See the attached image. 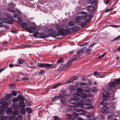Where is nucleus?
Masks as SVG:
<instances>
[{"instance_id":"obj_1","label":"nucleus","mask_w":120,"mask_h":120,"mask_svg":"<svg viewBox=\"0 0 120 120\" xmlns=\"http://www.w3.org/2000/svg\"><path fill=\"white\" fill-rule=\"evenodd\" d=\"M74 98H71L69 103V106L73 108L72 109L75 111L78 112H85L86 109H93V106L90 103L91 100L88 99L86 100L87 103H85L82 100H79L77 102V104L75 103L77 102V100H79L81 96L77 94L74 95Z\"/></svg>"},{"instance_id":"obj_2","label":"nucleus","mask_w":120,"mask_h":120,"mask_svg":"<svg viewBox=\"0 0 120 120\" xmlns=\"http://www.w3.org/2000/svg\"><path fill=\"white\" fill-rule=\"evenodd\" d=\"M46 31L48 32L49 35L52 37L58 36V34L60 35L66 34L68 33V30L63 29L62 26L57 24H56L55 28L54 30L53 29H47Z\"/></svg>"},{"instance_id":"obj_3","label":"nucleus","mask_w":120,"mask_h":120,"mask_svg":"<svg viewBox=\"0 0 120 120\" xmlns=\"http://www.w3.org/2000/svg\"><path fill=\"white\" fill-rule=\"evenodd\" d=\"M91 19V16L86 12H82L80 14L77 16L75 18V22L77 23L81 22L82 27L85 26Z\"/></svg>"},{"instance_id":"obj_4","label":"nucleus","mask_w":120,"mask_h":120,"mask_svg":"<svg viewBox=\"0 0 120 120\" xmlns=\"http://www.w3.org/2000/svg\"><path fill=\"white\" fill-rule=\"evenodd\" d=\"M4 16L2 15L0 18V21L6 23L12 24L13 23L12 15L9 14L5 12L4 14Z\"/></svg>"},{"instance_id":"obj_5","label":"nucleus","mask_w":120,"mask_h":120,"mask_svg":"<svg viewBox=\"0 0 120 120\" xmlns=\"http://www.w3.org/2000/svg\"><path fill=\"white\" fill-rule=\"evenodd\" d=\"M120 78L114 80V82H112L109 83V88L113 92L115 91L117 89L120 88Z\"/></svg>"},{"instance_id":"obj_6","label":"nucleus","mask_w":120,"mask_h":120,"mask_svg":"<svg viewBox=\"0 0 120 120\" xmlns=\"http://www.w3.org/2000/svg\"><path fill=\"white\" fill-rule=\"evenodd\" d=\"M110 106H109L112 108V109H112L113 113L115 114H113V113H112L111 115L109 116L108 117V119L107 120H119L117 118V117L116 116H118V113L117 112L116 110H115L114 109L115 108V104L114 103L113 104L111 103H110Z\"/></svg>"},{"instance_id":"obj_7","label":"nucleus","mask_w":120,"mask_h":120,"mask_svg":"<svg viewBox=\"0 0 120 120\" xmlns=\"http://www.w3.org/2000/svg\"><path fill=\"white\" fill-rule=\"evenodd\" d=\"M65 94L63 92H61L59 96H55L52 100V101H55L56 100L60 99L61 101L63 104H64L65 101Z\"/></svg>"},{"instance_id":"obj_8","label":"nucleus","mask_w":120,"mask_h":120,"mask_svg":"<svg viewBox=\"0 0 120 120\" xmlns=\"http://www.w3.org/2000/svg\"><path fill=\"white\" fill-rule=\"evenodd\" d=\"M102 91H104L103 93V97L104 99L102 102V104L104 105H107L108 104V99H109V94L108 92L105 91L104 90H103Z\"/></svg>"},{"instance_id":"obj_9","label":"nucleus","mask_w":120,"mask_h":120,"mask_svg":"<svg viewBox=\"0 0 120 120\" xmlns=\"http://www.w3.org/2000/svg\"><path fill=\"white\" fill-rule=\"evenodd\" d=\"M37 66V68L40 67L41 68H46L47 69H49L50 68H53L54 67V65L52 64L47 63H39Z\"/></svg>"},{"instance_id":"obj_10","label":"nucleus","mask_w":120,"mask_h":120,"mask_svg":"<svg viewBox=\"0 0 120 120\" xmlns=\"http://www.w3.org/2000/svg\"><path fill=\"white\" fill-rule=\"evenodd\" d=\"M11 102L10 99H7L4 98H2L0 101V108H3L4 103H5L6 105H8V103Z\"/></svg>"},{"instance_id":"obj_11","label":"nucleus","mask_w":120,"mask_h":120,"mask_svg":"<svg viewBox=\"0 0 120 120\" xmlns=\"http://www.w3.org/2000/svg\"><path fill=\"white\" fill-rule=\"evenodd\" d=\"M36 26L34 22H32L29 27H28L27 31L30 33H33V31L36 30Z\"/></svg>"},{"instance_id":"obj_12","label":"nucleus","mask_w":120,"mask_h":120,"mask_svg":"<svg viewBox=\"0 0 120 120\" xmlns=\"http://www.w3.org/2000/svg\"><path fill=\"white\" fill-rule=\"evenodd\" d=\"M0 117L1 120H3L5 119H6L5 120H14V118L13 116H10L7 118L6 116H4L3 114V112L0 110Z\"/></svg>"},{"instance_id":"obj_13","label":"nucleus","mask_w":120,"mask_h":120,"mask_svg":"<svg viewBox=\"0 0 120 120\" xmlns=\"http://www.w3.org/2000/svg\"><path fill=\"white\" fill-rule=\"evenodd\" d=\"M15 6V5L14 3L12 2L10 3L8 5V10L12 13H14L15 12L14 11L11 10V9L14 8Z\"/></svg>"},{"instance_id":"obj_14","label":"nucleus","mask_w":120,"mask_h":120,"mask_svg":"<svg viewBox=\"0 0 120 120\" xmlns=\"http://www.w3.org/2000/svg\"><path fill=\"white\" fill-rule=\"evenodd\" d=\"M85 92L86 93H88L90 92L89 90H86L85 89H82L80 87H78L77 89V92L78 94V95H80L79 94H82L83 92V91Z\"/></svg>"},{"instance_id":"obj_15","label":"nucleus","mask_w":120,"mask_h":120,"mask_svg":"<svg viewBox=\"0 0 120 120\" xmlns=\"http://www.w3.org/2000/svg\"><path fill=\"white\" fill-rule=\"evenodd\" d=\"M87 8L88 11L89 12H93L95 10V7L93 6L89 5Z\"/></svg>"},{"instance_id":"obj_16","label":"nucleus","mask_w":120,"mask_h":120,"mask_svg":"<svg viewBox=\"0 0 120 120\" xmlns=\"http://www.w3.org/2000/svg\"><path fill=\"white\" fill-rule=\"evenodd\" d=\"M48 37V36L47 34L41 32L39 34L38 37L39 38H47Z\"/></svg>"},{"instance_id":"obj_17","label":"nucleus","mask_w":120,"mask_h":120,"mask_svg":"<svg viewBox=\"0 0 120 120\" xmlns=\"http://www.w3.org/2000/svg\"><path fill=\"white\" fill-rule=\"evenodd\" d=\"M101 110L102 113H105L108 111V108L107 106H105L101 108Z\"/></svg>"},{"instance_id":"obj_18","label":"nucleus","mask_w":120,"mask_h":120,"mask_svg":"<svg viewBox=\"0 0 120 120\" xmlns=\"http://www.w3.org/2000/svg\"><path fill=\"white\" fill-rule=\"evenodd\" d=\"M87 116L89 120H92L94 119V113L93 112L90 114L89 113L87 115Z\"/></svg>"},{"instance_id":"obj_19","label":"nucleus","mask_w":120,"mask_h":120,"mask_svg":"<svg viewBox=\"0 0 120 120\" xmlns=\"http://www.w3.org/2000/svg\"><path fill=\"white\" fill-rule=\"evenodd\" d=\"M21 26L24 29L27 30V28L29 27V24H27L26 22H24L21 24Z\"/></svg>"},{"instance_id":"obj_20","label":"nucleus","mask_w":120,"mask_h":120,"mask_svg":"<svg viewBox=\"0 0 120 120\" xmlns=\"http://www.w3.org/2000/svg\"><path fill=\"white\" fill-rule=\"evenodd\" d=\"M77 59L76 58H74L73 59H71L69 61H68L67 63H66L65 65H66L68 67L70 65L71 63L73 61H74L75 60H76Z\"/></svg>"},{"instance_id":"obj_21","label":"nucleus","mask_w":120,"mask_h":120,"mask_svg":"<svg viewBox=\"0 0 120 120\" xmlns=\"http://www.w3.org/2000/svg\"><path fill=\"white\" fill-rule=\"evenodd\" d=\"M20 76L22 77L21 79L23 80H27L29 79L28 78L26 77V76L25 75L21 74H20Z\"/></svg>"},{"instance_id":"obj_22","label":"nucleus","mask_w":120,"mask_h":120,"mask_svg":"<svg viewBox=\"0 0 120 120\" xmlns=\"http://www.w3.org/2000/svg\"><path fill=\"white\" fill-rule=\"evenodd\" d=\"M74 81V79L73 78H71L70 79L67 80L65 82V84H68L71 83L73 82Z\"/></svg>"},{"instance_id":"obj_23","label":"nucleus","mask_w":120,"mask_h":120,"mask_svg":"<svg viewBox=\"0 0 120 120\" xmlns=\"http://www.w3.org/2000/svg\"><path fill=\"white\" fill-rule=\"evenodd\" d=\"M17 60L18 63L19 64H23L25 62L24 60L20 59H18Z\"/></svg>"},{"instance_id":"obj_24","label":"nucleus","mask_w":120,"mask_h":120,"mask_svg":"<svg viewBox=\"0 0 120 120\" xmlns=\"http://www.w3.org/2000/svg\"><path fill=\"white\" fill-rule=\"evenodd\" d=\"M12 109L10 108H8L7 110V113L8 114H11L12 113Z\"/></svg>"},{"instance_id":"obj_25","label":"nucleus","mask_w":120,"mask_h":120,"mask_svg":"<svg viewBox=\"0 0 120 120\" xmlns=\"http://www.w3.org/2000/svg\"><path fill=\"white\" fill-rule=\"evenodd\" d=\"M20 112L21 114L25 115L26 112L25 109L23 108H21L20 109Z\"/></svg>"},{"instance_id":"obj_26","label":"nucleus","mask_w":120,"mask_h":120,"mask_svg":"<svg viewBox=\"0 0 120 120\" xmlns=\"http://www.w3.org/2000/svg\"><path fill=\"white\" fill-rule=\"evenodd\" d=\"M94 74L95 76L99 78L100 77L101 78V76L99 75V73L97 71H95L94 72Z\"/></svg>"},{"instance_id":"obj_27","label":"nucleus","mask_w":120,"mask_h":120,"mask_svg":"<svg viewBox=\"0 0 120 120\" xmlns=\"http://www.w3.org/2000/svg\"><path fill=\"white\" fill-rule=\"evenodd\" d=\"M27 112L29 113H30L32 112V110L31 108L27 107L26 108Z\"/></svg>"},{"instance_id":"obj_28","label":"nucleus","mask_w":120,"mask_h":120,"mask_svg":"<svg viewBox=\"0 0 120 120\" xmlns=\"http://www.w3.org/2000/svg\"><path fill=\"white\" fill-rule=\"evenodd\" d=\"M75 21H70L68 23L69 26H70L74 25L75 23Z\"/></svg>"},{"instance_id":"obj_29","label":"nucleus","mask_w":120,"mask_h":120,"mask_svg":"<svg viewBox=\"0 0 120 120\" xmlns=\"http://www.w3.org/2000/svg\"><path fill=\"white\" fill-rule=\"evenodd\" d=\"M18 22L19 24H20L22 22V20L21 19V18L20 17H19L17 18Z\"/></svg>"},{"instance_id":"obj_30","label":"nucleus","mask_w":120,"mask_h":120,"mask_svg":"<svg viewBox=\"0 0 120 120\" xmlns=\"http://www.w3.org/2000/svg\"><path fill=\"white\" fill-rule=\"evenodd\" d=\"M6 97L8 98H12V96L11 94L6 93Z\"/></svg>"},{"instance_id":"obj_31","label":"nucleus","mask_w":120,"mask_h":120,"mask_svg":"<svg viewBox=\"0 0 120 120\" xmlns=\"http://www.w3.org/2000/svg\"><path fill=\"white\" fill-rule=\"evenodd\" d=\"M19 111L17 110H15L14 111L13 113V116H16L18 114Z\"/></svg>"},{"instance_id":"obj_32","label":"nucleus","mask_w":120,"mask_h":120,"mask_svg":"<svg viewBox=\"0 0 120 120\" xmlns=\"http://www.w3.org/2000/svg\"><path fill=\"white\" fill-rule=\"evenodd\" d=\"M19 66V64H11L9 65V67L10 68H12V67H14L15 66Z\"/></svg>"},{"instance_id":"obj_33","label":"nucleus","mask_w":120,"mask_h":120,"mask_svg":"<svg viewBox=\"0 0 120 120\" xmlns=\"http://www.w3.org/2000/svg\"><path fill=\"white\" fill-rule=\"evenodd\" d=\"M22 116H19L15 118V120H22Z\"/></svg>"},{"instance_id":"obj_34","label":"nucleus","mask_w":120,"mask_h":120,"mask_svg":"<svg viewBox=\"0 0 120 120\" xmlns=\"http://www.w3.org/2000/svg\"><path fill=\"white\" fill-rule=\"evenodd\" d=\"M86 95L85 93H84L81 95V97L83 99H86Z\"/></svg>"},{"instance_id":"obj_35","label":"nucleus","mask_w":120,"mask_h":120,"mask_svg":"<svg viewBox=\"0 0 120 120\" xmlns=\"http://www.w3.org/2000/svg\"><path fill=\"white\" fill-rule=\"evenodd\" d=\"M62 84L61 83H58L56 84L52 88V89L55 88H56L58 87L60 85H61Z\"/></svg>"},{"instance_id":"obj_36","label":"nucleus","mask_w":120,"mask_h":120,"mask_svg":"<svg viewBox=\"0 0 120 120\" xmlns=\"http://www.w3.org/2000/svg\"><path fill=\"white\" fill-rule=\"evenodd\" d=\"M19 104L21 107H24L25 106V103L23 101L20 102Z\"/></svg>"},{"instance_id":"obj_37","label":"nucleus","mask_w":120,"mask_h":120,"mask_svg":"<svg viewBox=\"0 0 120 120\" xmlns=\"http://www.w3.org/2000/svg\"><path fill=\"white\" fill-rule=\"evenodd\" d=\"M96 2V0H89V3L91 4H94Z\"/></svg>"},{"instance_id":"obj_38","label":"nucleus","mask_w":120,"mask_h":120,"mask_svg":"<svg viewBox=\"0 0 120 120\" xmlns=\"http://www.w3.org/2000/svg\"><path fill=\"white\" fill-rule=\"evenodd\" d=\"M39 33L38 31H36L33 34L34 36L36 38L38 36Z\"/></svg>"},{"instance_id":"obj_39","label":"nucleus","mask_w":120,"mask_h":120,"mask_svg":"<svg viewBox=\"0 0 120 120\" xmlns=\"http://www.w3.org/2000/svg\"><path fill=\"white\" fill-rule=\"evenodd\" d=\"M83 52V49H81L78 52V53L79 54H82Z\"/></svg>"},{"instance_id":"obj_40","label":"nucleus","mask_w":120,"mask_h":120,"mask_svg":"<svg viewBox=\"0 0 120 120\" xmlns=\"http://www.w3.org/2000/svg\"><path fill=\"white\" fill-rule=\"evenodd\" d=\"M18 98H19V99L23 101L24 100V98L22 96L20 95H19L18 96Z\"/></svg>"},{"instance_id":"obj_41","label":"nucleus","mask_w":120,"mask_h":120,"mask_svg":"<svg viewBox=\"0 0 120 120\" xmlns=\"http://www.w3.org/2000/svg\"><path fill=\"white\" fill-rule=\"evenodd\" d=\"M53 118V120H60V119L57 116H54Z\"/></svg>"},{"instance_id":"obj_42","label":"nucleus","mask_w":120,"mask_h":120,"mask_svg":"<svg viewBox=\"0 0 120 120\" xmlns=\"http://www.w3.org/2000/svg\"><path fill=\"white\" fill-rule=\"evenodd\" d=\"M18 101V100L17 98H15L12 99V101L14 102H17Z\"/></svg>"},{"instance_id":"obj_43","label":"nucleus","mask_w":120,"mask_h":120,"mask_svg":"<svg viewBox=\"0 0 120 120\" xmlns=\"http://www.w3.org/2000/svg\"><path fill=\"white\" fill-rule=\"evenodd\" d=\"M70 90H75L76 89V87L74 86H71L70 87Z\"/></svg>"},{"instance_id":"obj_44","label":"nucleus","mask_w":120,"mask_h":120,"mask_svg":"<svg viewBox=\"0 0 120 120\" xmlns=\"http://www.w3.org/2000/svg\"><path fill=\"white\" fill-rule=\"evenodd\" d=\"M13 95L14 96H16L17 95V93L15 91H13L12 92Z\"/></svg>"},{"instance_id":"obj_45","label":"nucleus","mask_w":120,"mask_h":120,"mask_svg":"<svg viewBox=\"0 0 120 120\" xmlns=\"http://www.w3.org/2000/svg\"><path fill=\"white\" fill-rule=\"evenodd\" d=\"M92 91L94 92H95L97 91V88L96 87H94L92 88Z\"/></svg>"},{"instance_id":"obj_46","label":"nucleus","mask_w":120,"mask_h":120,"mask_svg":"<svg viewBox=\"0 0 120 120\" xmlns=\"http://www.w3.org/2000/svg\"><path fill=\"white\" fill-rule=\"evenodd\" d=\"M79 114L75 112H73V117L76 118L77 116H78Z\"/></svg>"},{"instance_id":"obj_47","label":"nucleus","mask_w":120,"mask_h":120,"mask_svg":"<svg viewBox=\"0 0 120 120\" xmlns=\"http://www.w3.org/2000/svg\"><path fill=\"white\" fill-rule=\"evenodd\" d=\"M26 104L27 105H31V103L29 101H26Z\"/></svg>"},{"instance_id":"obj_48","label":"nucleus","mask_w":120,"mask_h":120,"mask_svg":"<svg viewBox=\"0 0 120 120\" xmlns=\"http://www.w3.org/2000/svg\"><path fill=\"white\" fill-rule=\"evenodd\" d=\"M45 72L42 71H41L39 72L38 74L39 75H41L43 74H44Z\"/></svg>"},{"instance_id":"obj_49","label":"nucleus","mask_w":120,"mask_h":120,"mask_svg":"<svg viewBox=\"0 0 120 120\" xmlns=\"http://www.w3.org/2000/svg\"><path fill=\"white\" fill-rule=\"evenodd\" d=\"M57 62L58 63L63 62V61L62 59H61L58 60L57 61Z\"/></svg>"},{"instance_id":"obj_50","label":"nucleus","mask_w":120,"mask_h":120,"mask_svg":"<svg viewBox=\"0 0 120 120\" xmlns=\"http://www.w3.org/2000/svg\"><path fill=\"white\" fill-rule=\"evenodd\" d=\"M120 38V35L118 37H117L114 39V40H119Z\"/></svg>"},{"instance_id":"obj_51","label":"nucleus","mask_w":120,"mask_h":120,"mask_svg":"<svg viewBox=\"0 0 120 120\" xmlns=\"http://www.w3.org/2000/svg\"><path fill=\"white\" fill-rule=\"evenodd\" d=\"M86 83L83 82H81L80 84V85L81 86H82L86 85Z\"/></svg>"},{"instance_id":"obj_52","label":"nucleus","mask_w":120,"mask_h":120,"mask_svg":"<svg viewBox=\"0 0 120 120\" xmlns=\"http://www.w3.org/2000/svg\"><path fill=\"white\" fill-rule=\"evenodd\" d=\"M67 115L68 116V118L69 119L72 116V115L68 114H67Z\"/></svg>"},{"instance_id":"obj_53","label":"nucleus","mask_w":120,"mask_h":120,"mask_svg":"<svg viewBox=\"0 0 120 120\" xmlns=\"http://www.w3.org/2000/svg\"><path fill=\"white\" fill-rule=\"evenodd\" d=\"M16 10L17 11H18V13H19V15H21V12L20 11H19V10H18V9H17Z\"/></svg>"},{"instance_id":"obj_54","label":"nucleus","mask_w":120,"mask_h":120,"mask_svg":"<svg viewBox=\"0 0 120 120\" xmlns=\"http://www.w3.org/2000/svg\"><path fill=\"white\" fill-rule=\"evenodd\" d=\"M79 84V82H76L75 83V85L76 86H77Z\"/></svg>"},{"instance_id":"obj_55","label":"nucleus","mask_w":120,"mask_h":120,"mask_svg":"<svg viewBox=\"0 0 120 120\" xmlns=\"http://www.w3.org/2000/svg\"><path fill=\"white\" fill-rule=\"evenodd\" d=\"M78 120H84V119H83L82 118L80 117H79L78 118Z\"/></svg>"},{"instance_id":"obj_56","label":"nucleus","mask_w":120,"mask_h":120,"mask_svg":"<svg viewBox=\"0 0 120 120\" xmlns=\"http://www.w3.org/2000/svg\"><path fill=\"white\" fill-rule=\"evenodd\" d=\"M3 26V24L2 22H0V27H2Z\"/></svg>"},{"instance_id":"obj_57","label":"nucleus","mask_w":120,"mask_h":120,"mask_svg":"<svg viewBox=\"0 0 120 120\" xmlns=\"http://www.w3.org/2000/svg\"><path fill=\"white\" fill-rule=\"evenodd\" d=\"M103 57V56L102 55L99 56V59H101Z\"/></svg>"},{"instance_id":"obj_58","label":"nucleus","mask_w":120,"mask_h":120,"mask_svg":"<svg viewBox=\"0 0 120 120\" xmlns=\"http://www.w3.org/2000/svg\"><path fill=\"white\" fill-rule=\"evenodd\" d=\"M31 68H32V69L35 68H36V66H31L30 67Z\"/></svg>"},{"instance_id":"obj_59","label":"nucleus","mask_w":120,"mask_h":120,"mask_svg":"<svg viewBox=\"0 0 120 120\" xmlns=\"http://www.w3.org/2000/svg\"><path fill=\"white\" fill-rule=\"evenodd\" d=\"M4 70V68H1L0 69V73L1 72Z\"/></svg>"},{"instance_id":"obj_60","label":"nucleus","mask_w":120,"mask_h":120,"mask_svg":"<svg viewBox=\"0 0 120 120\" xmlns=\"http://www.w3.org/2000/svg\"><path fill=\"white\" fill-rule=\"evenodd\" d=\"M14 17H15V18H16V17L17 16V15H16V14H14Z\"/></svg>"},{"instance_id":"obj_61","label":"nucleus","mask_w":120,"mask_h":120,"mask_svg":"<svg viewBox=\"0 0 120 120\" xmlns=\"http://www.w3.org/2000/svg\"><path fill=\"white\" fill-rule=\"evenodd\" d=\"M109 0H107V1H106V2L105 3L106 4H107L109 2Z\"/></svg>"},{"instance_id":"obj_62","label":"nucleus","mask_w":120,"mask_h":120,"mask_svg":"<svg viewBox=\"0 0 120 120\" xmlns=\"http://www.w3.org/2000/svg\"><path fill=\"white\" fill-rule=\"evenodd\" d=\"M87 44V43H85L84 44H83L82 45H81V46H82L83 45H86Z\"/></svg>"},{"instance_id":"obj_63","label":"nucleus","mask_w":120,"mask_h":120,"mask_svg":"<svg viewBox=\"0 0 120 120\" xmlns=\"http://www.w3.org/2000/svg\"><path fill=\"white\" fill-rule=\"evenodd\" d=\"M22 46L23 47H25L26 46H28L29 47L30 46L28 45H23Z\"/></svg>"},{"instance_id":"obj_64","label":"nucleus","mask_w":120,"mask_h":120,"mask_svg":"<svg viewBox=\"0 0 120 120\" xmlns=\"http://www.w3.org/2000/svg\"><path fill=\"white\" fill-rule=\"evenodd\" d=\"M119 26H117L115 25H113L112 26L113 27H118Z\"/></svg>"}]
</instances>
